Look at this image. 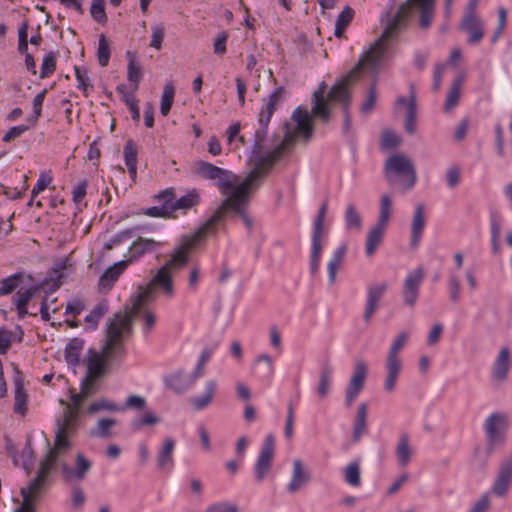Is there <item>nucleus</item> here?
Here are the masks:
<instances>
[{
	"label": "nucleus",
	"instance_id": "nucleus-1",
	"mask_svg": "<svg viewBox=\"0 0 512 512\" xmlns=\"http://www.w3.org/2000/svg\"><path fill=\"white\" fill-rule=\"evenodd\" d=\"M294 144L293 135H285L283 140L265 156L255 160L254 168L246 178L233 188L231 195L225 198L217 208L225 217L229 215L239 216L245 226L252 230L253 221L247 214L250 202V193L259 187L263 179L268 175L272 167L279 161L283 153Z\"/></svg>",
	"mask_w": 512,
	"mask_h": 512
},
{
	"label": "nucleus",
	"instance_id": "nucleus-2",
	"mask_svg": "<svg viewBox=\"0 0 512 512\" xmlns=\"http://www.w3.org/2000/svg\"><path fill=\"white\" fill-rule=\"evenodd\" d=\"M433 6L434 0H406L402 3L395 16L387 24L381 37L364 54V60L359 67L365 62L372 67L379 66L386 51L385 43L407 27L413 8L420 10V26L422 28L429 27L433 18Z\"/></svg>",
	"mask_w": 512,
	"mask_h": 512
},
{
	"label": "nucleus",
	"instance_id": "nucleus-3",
	"mask_svg": "<svg viewBox=\"0 0 512 512\" xmlns=\"http://www.w3.org/2000/svg\"><path fill=\"white\" fill-rule=\"evenodd\" d=\"M86 392H79L72 395L73 404L60 400V404L64 406L62 418L57 419V431L54 446L49 449L45 458L41 461V475L45 474L48 466L65 454L71 448L69 437H71L77 429L80 407L84 400Z\"/></svg>",
	"mask_w": 512,
	"mask_h": 512
},
{
	"label": "nucleus",
	"instance_id": "nucleus-4",
	"mask_svg": "<svg viewBox=\"0 0 512 512\" xmlns=\"http://www.w3.org/2000/svg\"><path fill=\"white\" fill-rule=\"evenodd\" d=\"M363 60L364 55L360 58L356 66L349 73L343 76L342 79L331 88L327 99L324 97V85L320 86L313 93L314 105L312 106L311 109V116L315 118H320L323 122H329V102H338L342 104L345 111H347V108L350 105V88L358 81L364 69L375 70L377 68L369 66L368 63L366 62L359 67Z\"/></svg>",
	"mask_w": 512,
	"mask_h": 512
},
{
	"label": "nucleus",
	"instance_id": "nucleus-5",
	"mask_svg": "<svg viewBox=\"0 0 512 512\" xmlns=\"http://www.w3.org/2000/svg\"><path fill=\"white\" fill-rule=\"evenodd\" d=\"M128 331V319L125 317L118 316L115 322H109L102 353H93L88 359L86 376L89 377V380H97L105 373L106 365L112 359L124 356L123 335Z\"/></svg>",
	"mask_w": 512,
	"mask_h": 512
},
{
	"label": "nucleus",
	"instance_id": "nucleus-6",
	"mask_svg": "<svg viewBox=\"0 0 512 512\" xmlns=\"http://www.w3.org/2000/svg\"><path fill=\"white\" fill-rule=\"evenodd\" d=\"M226 217L216 209L213 215L192 235L184 236L171 258L161 267L171 275L174 271L184 268L189 261V254L201 245L207 236L217 232L218 225Z\"/></svg>",
	"mask_w": 512,
	"mask_h": 512
},
{
	"label": "nucleus",
	"instance_id": "nucleus-7",
	"mask_svg": "<svg viewBox=\"0 0 512 512\" xmlns=\"http://www.w3.org/2000/svg\"><path fill=\"white\" fill-rule=\"evenodd\" d=\"M384 176L389 184H399L405 191L411 189L417 181L414 163L403 153H396L387 158Z\"/></svg>",
	"mask_w": 512,
	"mask_h": 512
},
{
	"label": "nucleus",
	"instance_id": "nucleus-8",
	"mask_svg": "<svg viewBox=\"0 0 512 512\" xmlns=\"http://www.w3.org/2000/svg\"><path fill=\"white\" fill-rule=\"evenodd\" d=\"M157 292L165 298L174 296L173 276L160 268L146 286H139L137 295L134 296V310L141 304H148L156 299Z\"/></svg>",
	"mask_w": 512,
	"mask_h": 512
},
{
	"label": "nucleus",
	"instance_id": "nucleus-9",
	"mask_svg": "<svg viewBox=\"0 0 512 512\" xmlns=\"http://www.w3.org/2000/svg\"><path fill=\"white\" fill-rule=\"evenodd\" d=\"M409 334L407 332L399 333L393 340L385 359L386 378L384 389L391 393L394 391L397 379L402 369V359L400 351L405 346Z\"/></svg>",
	"mask_w": 512,
	"mask_h": 512
},
{
	"label": "nucleus",
	"instance_id": "nucleus-10",
	"mask_svg": "<svg viewBox=\"0 0 512 512\" xmlns=\"http://www.w3.org/2000/svg\"><path fill=\"white\" fill-rule=\"evenodd\" d=\"M285 89L284 87L276 88L266 100L265 106L261 109L259 113V124L261 126L255 133V143L253 148V154H259L262 149V143L264 142L267 135V127L270 122V119L276 110V106L280 103L284 97Z\"/></svg>",
	"mask_w": 512,
	"mask_h": 512
},
{
	"label": "nucleus",
	"instance_id": "nucleus-11",
	"mask_svg": "<svg viewBox=\"0 0 512 512\" xmlns=\"http://www.w3.org/2000/svg\"><path fill=\"white\" fill-rule=\"evenodd\" d=\"M195 172L205 179L217 181L221 193L225 195L226 198L231 195L232 191L230 190L237 180V177L230 171L205 161L195 163Z\"/></svg>",
	"mask_w": 512,
	"mask_h": 512
},
{
	"label": "nucleus",
	"instance_id": "nucleus-12",
	"mask_svg": "<svg viewBox=\"0 0 512 512\" xmlns=\"http://www.w3.org/2000/svg\"><path fill=\"white\" fill-rule=\"evenodd\" d=\"M367 373L366 363L363 360H358L355 363L352 376L345 390V405L347 407H351L354 404L356 398L363 390Z\"/></svg>",
	"mask_w": 512,
	"mask_h": 512
},
{
	"label": "nucleus",
	"instance_id": "nucleus-13",
	"mask_svg": "<svg viewBox=\"0 0 512 512\" xmlns=\"http://www.w3.org/2000/svg\"><path fill=\"white\" fill-rule=\"evenodd\" d=\"M131 302L132 306L130 309H126L123 312L120 311L116 313L113 319L110 320V322H115L118 316L120 318L125 317L128 319L129 331L127 332V334L123 335V341L130 336L132 331V322L134 320L141 319L148 330H151L156 322L155 314L152 311L145 308L146 304H141L137 310H134V296L131 298Z\"/></svg>",
	"mask_w": 512,
	"mask_h": 512
},
{
	"label": "nucleus",
	"instance_id": "nucleus-14",
	"mask_svg": "<svg viewBox=\"0 0 512 512\" xmlns=\"http://www.w3.org/2000/svg\"><path fill=\"white\" fill-rule=\"evenodd\" d=\"M56 462H52L51 465L48 466V469L45 474L41 475V464L39 465V469L37 472L36 478L32 481V483L27 488L21 489V496L23 497V503L16 512H34L33 507V497H35L43 488L44 484L47 481V478L53 469Z\"/></svg>",
	"mask_w": 512,
	"mask_h": 512
},
{
	"label": "nucleus",
	"instance_id": "nucleus-15",
	"mask_svg": "<svg viewBox=\"0 0 512 512\" xmlns=\"http://www.w3.org/2000/svg\"><path fill=\"white\" fill-rule=\"evenodd\" d=\"M275 454V438L268 434L263 442L259 457L255 464V477L258 482L262 481L271 469Z\"/></svg>",
	"mask_w": 512,
	"mask_h": 512
},
{
	"label": "nucleus",
	"instance_id": "nucleus-16",
	"mask_svg": "<svg viewBox=\"0 0 512 512\" xmlns=\"http://www.w3.org/2000/svg\"><path fill=\"white\" fill-rule=\"evenodd\" d=\"M506 428L507 420L504 415L493 413L485 420L484 429L490 447L504 441Z\"/></svg>",
	"mask_w": 512,
	"mask_h": 512
},
{
	"label": "nucleus",
	"instance_id": "nucleus-17",
	"mask_svg": "<svg viewBox=\"0 0 512 512\" xmlns=\"http://www.w3.org/2000/svg\"><path fill=\"white\" fill-rule=\"evenodd\" d=\"M512 485V456L505 459L499 468L492 484L491 493L497 497H505Z\"/></svg>",
	"mask_w": 512,
	"mask_h": 512
},
{
	"label": "nucleus",
	"instance_id": "nucleus-18",
	"mask_svg": "<svg viewBox=\"0 0 512 512\" xmlns=\"http://www.w3.org/2000/svg\"><path fill=\"white\" fill-rule=\"evenodd\" d=\"M291 119L295 122V128L292 131H287L286 135H293L294 141L297 137L309 140L313 133V125L311 115L307 109L298 107L292 114Z\"/></svg>",
	"mask_w": 512,
	"mask_h": 512
},
{
	"label": "nucleus",
	"instance_id": "nucleus-19",
	"mask_svg": "<svg viewBox=\"0 0 512 512\" xmlns=\"http://www.w3.org/2000/svg\"><path fill=\"white\" fill-rule=\"evenodd\" d=\"M76 467L72 468L66 463L61 465L63 477L66 481H82L92 468V463L82 453H77Z\"/></svg>",
	"mask_w": 512,
	"mask_h": 512
},
{
	"label": "nucleus",
	"instance_id": "nucleus-20",
	"mask_svg": "<svg viewBox=\"0 0 512 512\" xmlns=\"http://www.w3.org/2000/svg\"><path fill=\"white\" fill-rule=\"evenodd\" d=\"M424 278V269L418 267L416 270L410 272L404 281L403 297L405 304L413 306L418 297L419 287Z\"/></svg>",
	"mask_w": 512,
	"mask_h": 512
},
{
	"label": "nucleus",
	"instance_id": "nucleus-21",
	"mask_svg": "<svg viewBox=\"0 0 512 512\" xmlns=\"http://www.w3.org/2000/svg\"><path fill=\"white\" fill-rule=\"evenodd\" d=\"M387 289L388 284L386 282L374 283L368 287L365 311L363 315L365 322H370L374 313L379 307L381 297L384 295Z\"/></svg>",
	"mask_w": 512,
	"mask_h": 512
},
{
	"label": "nucleus",
	"instance_id": "nucleus-22",
	"mask_svg": "<svg viewBox=\"0 0 512 512\" xmlns=\"http://www.w3.org/2000/svg\"><path fill=\"white\" fill-rule=\"evenodd\" d=\"M459 27L461 30L469 33L467 41L470 44H478L484 36L482 21L476 14L465 13Z\"/></svg>",
	"mask_w": 512,
	"mask_h": 512
},
{
	"label": "nucleus",
	"instance_id": "nucleus-23",
	"mask_svg": "<svg viewBox=\"0 0 512 512\" xmlns=\"http://www.w3.org/2000/svg\"><path fill=\"white\" fill-rule=\"evenodd\" d=\"M217 391L218 383L215 380H208L205 383L204 392L201 395L190 397L188 401L194 410H204L213 403Z\"/></svg>",
	"mask_w": 512,
	"mask_h": 512
},
{
	"label": "nucleus",
	"instance_id": "nucleus-24",
	"mask_svg": "<svg viewBox=\"0 0 512 512\" xmlns=\"http://www.w3.org/2000/svg\"><path fill=\"white\" fill-rule=\"evenodd\" d=\"M162 245V241L156 240L154 238H145L139 236L129 247V259L127 261L131 262L136 260L143 256L145 253L152 252Z\"/></svg>",
	"mask_w": 512,
	"mask_h": 512
},
{
	"label": "nucleus",
	"instance_id": "nucleus-25",
	"mask_svg": "<svg viewBox=\"0 0 512 512\" xmlns=\"http://www.w3.org/2000/svg\"><path fill=\"white\" fill-rule=\"evenodd\" d=\"M175 441L171 437L163 440L156 456L157 468L160 471H171L174 465L173 452Z\"/></svg>",
	"mask_w": 512,
	"mask_h": 512
},
{
	"label": "nucleus",
	"instance_id": "nucleus-26",
	"mask_svg": "<svg viewBox=\"0 0 512 512\" xmlns=\"http://www.w3.org/2000/svg\"><path fill=\"white\" fill-rule=\"evenodd\" d=\"M159 198H167L169 205L173 208V213L178 209H190L199 202V195L195 191H191L174 201L172 191H164L159 195Z\"/></svg>",
	"mask_w": 512,
	"mask_h": 512
},
{
	"label": "nucleus",
	"instance_id": "nucleus-27",
	"mask_svg": "<svg viewBox=\"0 0 512 512\" xmlns=\"http://www.w3.org/2000/svg\"><path fill=\"white\" fill-rule=\"evenodd\" d=\"M197 377L198 376L195 373L185 374L181 371H178L171 374L167 378L166 383L168 387L175 392L184 393L194 384Z\"/></svg>",
	"mask_w": 512,
	"mask_h": 512
},
{
	"label": "nucleus",
	"instance_id": "nucleus-28",
	"mask_svg": "<svg viewBox=\"0 0 512 512\" xmlns=\"http://www.w3.org/2000/svg\"><path fill=\"white\" fill-rule=\"evenodd\" d=\"M310 481L309 472L303 467L301 460L295 459L293 461V472L290 483L287 489L290 493H295L300 490L306 483Z\"/></svg>",
	"mask_w": 512,
	"mask_h": 512
},
{
	"label": "nucleus",
	"instance_id": "nucleus-29",
	"mask_svg": "<svg viewBox=\"0 0 512 512\" xmlns=\"http://www.w3.org/2000/svg\"><path fill=\"white\" fill-rule=\"evenodd\" d=\"M425 223L424 205L419 203L415 207L411 226V246L413 248H416L420 242Z\"/></svg>",
	"mask_w": 512,
	"mask_h": 512
},
{
	"label": "nucleus",
	"instance_id": "nucleus-30",
	"mask_svg": "<svg viewBox=\"0 0 512 512\" xmlns=\"http://www.w3.org/2000/svg\"><path fill=\"white\" fill-rule=\"evenodd\" d=\"M385 231L386 227L377 224L369 229L365 243V253L368 257H372L382 244Z\"/></svg>",
	"mask_w": 512,
	"mask_h": 512
},
{
	"label": "nucleus",
	"instance_id": "nucleus-31",
	"mask_svg": "<svg viewBox=\"0 0 512 512\" xmlns=\"http://www.w3.org/2000/svg\"><path fill=\"white\" fill-rule=\"evenodd\" d=\"M397 461L401 467H406L411 461L413 448L410 445V436L402 433L395 449Z\"/></svg>",
	"mask_w": 512,
	"mask_h": 512
},
{
	"label": "nucleus",
	"instance_id": "nucleus-32",
	"mask_svg": "<svg viewBox=\"0 0 512 512\" xmlns=\"http://www.w3.org/2000/svg\"><path fill=\"white\" fill-rule=\"evenodd\" d=\"M367 413L368 404L366 402L360 403L354 418L353 440L355 442L359 441L367 432Z\"/></svg>",
	"mask_w": 512,
	"mask_h": 512
},
{
	"label": "nucleus",
	"instance_id": "nucleus-33",
	"mask_svg": "<svg viewBox=\"0 0 512 512\" xmlns=\"http://www.w3.org/2000/svg\"><path fill=\"white\" fill-rule=\"evenodd\" d=\"M510 351L507 347L501 348L499 355L497 356L493 364V378L497 381H503L508 372L509 367Z\"/></svg>",
	"mask_w": 512,
	"mask_h": 512
},
{
	"label": "nucleus",
	"instance_id": "nucleus-34",
	"mask_svg": "<svg viewBox=\"0 0 512 512\" xmlns=\"http://www.w3.org/2000/svg\"><path fill=\"white\" fill-rule=\"evenodd\" d=\"M463 81L464 76H459L451 84L444 105L445 112H450L458 105Z\"/></svg>",
	"mask_w": 512,
	"mask_h": 512
},
{
	"label": "nucleus",
	"instance_id": "nucleus-35",
	"mask_svg": "<svg viewBox=\"0 0 512 512\" xmlns=\"http://www.w3.org/2000/svg\"><path fill=\"white\" fill-rule=\"evenodd\" d=\"M393 199L390 194H382L379 204V216L377 225L387 227L392 214Z\"/></svg>",
	"mask_w": 512,
	"mask_h": 512
},
{
	"label": "nucleus",
	"instance_id": "nucleus-36",
	"mask_svg": "<svg viewBox=\"0 0 512 512\" xmlns=\"http://www.w3.org/2000/svg\"><path fill=\"white\" fill-rule=\"evenodd\" d=\"M83 340L74 338L70 340L65 349V359L68 364L76 366L79 364L80 355L83 350Z\"/></svg>",
	"mask_w": 512,
	"mask_h": 512
},
{
	"label": "nucleus",
	"instance_id": "nucleus-37",
	"mask_svg": "<svg viewBox=\"0 0 512 512\" xmlns=\"http://www.w3.org/2000/svg\"><path fill=\"white\" fill-rule=\"evenodd\" d=\"M127 56L129 58L127 78L133 86V91H136L143 76L142 67L137 63L135 56L130 52H127Z\"/></svg>",
	"mask_w": 512,
	"mask_h": 512
},
{
	"label": "nucleus",
	"instance_id": "nucleus-38",
	"mask_svg": "<svg viewBox=\"0 0 512 512\" xmlns=\"http://www.w3.org/2000/svg\"><path fill=\"white\" fill-rule=\"evenodd\" d=\"M128 261H120L114 266L108 268L100 277V285L110 287L120 276L127 266Z\"/></svg>",
	"mask_w": 512,
	"mask_h": 512
},
{
	"label": "nucleus",
	"instance_id": "nucleus-39",
	"mask_svg": "<svg viewBox=\"0 0 512 512\" xmlns=\"http://www.w3.org/2000/svg\"><path fill=\"white\" fill-rule=\"evenodd\" d=\"M137 148L132 140H128L124 147L125 164L132 177L137 174Z\"/></svg>",
	"mask_w": 512,
	"mask_h": 512
},
{
	"label": "nucleus",
	"instance_id": "nucleus-40",
	"mask_svg": "<svg viewBox=\"0 0 512 512\" xmlns=\"http://www.w3.org/2000/svg\"><path fill=\"white\" fill-rule=\"evenodd\" d=\"M415 121H416V97L414 91V85H410V97L406 112L405 128L409 134L415 132Z\"/></svg>",
	"mask_w": 512,
	"mask_h": 512
},
{
	"label": "nucleus",
	"instance_id": "nucleus-41",
	"mask_svg": "<svg viewBox=\"0 0 512 512\" xmlns=\"http://www.w3.org/2000/svg\"><path fill=\"white\" fill-rule=\"evenodd\" d=\"M345 482L352 486L358 487L361 484V469L358 461L350 462L343 471Z\"/></svg>",
	"mask_w": 512,
	"mask_h": 512
},
{
	"label": "nucleus",
	"instance_id": "nucleus-42",
	"mask_svg": "<svg viewBox=\"0 0 512 512\" xmlns=\"http://www.w3.org/2000/svg\"><path fill=\"white\" fill-rule=\"evenodd\" d=\"M354 17V10L347 6L345 7L342 12L338 15L336 24H335V36L337 38H342L343 34L348 27V25L351 23Z\"/></svg>",
	"mask_w": 512,
	"mask_h": 512
},
{
	"label": "nucleus",
	"instance_id": "nucleus-43",
	"mask_svg": "<svg viewBox=\"0 0 512 512\" xmlns=\"http://www.w3.org/2000/svg\"><path fill=\"white\" fill-rule=\"evenodd\" d=\"M332 379V369L327 364L322 367L320 376H319V382L317 385V394L321 399H324L327 397L330 391V384Z\"/></svg>",
	"mask_w": 512,
	"mask_h": 512
},
{
	"label": "nucleus",
	"instance_id": "nucleus-44",
	"mask_svg": "<svg viewBox=\"0 0 512 512\" xmlns=\"http://www.w3.org/2000/svg\"><path fill=\"white\" fill-rule=\"evenodd\" d=\"M34 292L35 290L33 288H29L25 290H19L16 293L14 301L20 318H23L28 314L26 306L31 300Z\"/></svg>",
	"mask_w": 512,
	"mask_h": 512
},
{
	"label": "nucleus",
	"instance_id": "nucleus-45",
	"mask_svg": "<svg viewBox=\"0 0 512 512\" xmlns=\"http://www.w3.org/2000/svg\"><path fill=\"white\" fill-rule=\"evenodd\" d=\"M345 253H346L345 247L338 248L334 252L332 259L328 263V278H329V282L331 285H333L336 281L337 271L344 259Z\"/></svg>",
	"mask_w": 512,
	"mask_h": 512
},
{
	"label": "nucleus",
	"instance_id": "nucleus-46",
	"mask_svg": "<svg viewBox=\"0 0 512 512\" xmlns=\"http://www.w3.org/2000/svg\"><path fill=\"white\" fill-rule=\"evenodd\" d=\"M116 425V420L111 418L100 419L96 427L91 430L90 435L93 437L107 438L111 435V429Z\"/></svg>",
	"mask_w": 512,
	"mask_h": 512
},
{
	"label": "nucleus",
	"instance_id": "nucleus-47",
	"mask_svg": "<svg viewBox=\"0 0 512 512\" xmlns=\"http://www.w3.org/2000/svg\"><path fill=\"white\" fill-rule=\"evenodd\" d=\"M175 88L172 84H166L163 88L161 96L160 112L163 116H167L174 102Z\"/></svg>",
	"mask_w": 512,
	"mask_h": 512
},
{
	"label": "nucleus",
	"instance_id": "nucleus-48",
	"mask_svg": "<svg viewBox=\"0 0 512 512\" xmlns=\"http://www.w3.org/2000/svg\"><path fill=\"white\" fill-rule=\"evenodd\" d=\"M111 56L110 45L104 34L99 36L97 58L101 67H106Z\"/></svg>",
	"mask_w": 512,
	"mask_h": 512
},
{
	"label": "nucleus",
	"instance_id": "nucleus-49",
	"mask_svg": "<svg viewBox=\"0 0 512 512\" xmlns=\"http://www.w3.org/2000/svg\"><path fill=\"white\" fill-rule=\"evenodd\" d=\"M161 422V418L153 411H146L138 419L132 422V427L135 430L142 429L147 426H154Z\"/></svg>",
	"mask_w": 512,
	"mask_h": 512
},
{
	"label": "nucleus",
	"instance_id": "nucleus-50",
	"mask_svg": "<svg viewBox=\"0 0 512 512\" xmlns=\"http://www.w3.org/2000/svg\"><path fill=\"white\" fill-rule=\"evenodd\" d=\"M164 203L161 207H150L144 211V215L150 217H162V218H171L173 215V208L169 205L167 198H163Z\"/></svg>",
	"mask_w": 512,
	"mask_h": 512
},
{
	"label": "nucleus",
	"instance_id": "nucleus-51",
	"mask_svg": "<svg viewBox=\"0 0 512 512\" xmlns=\"http://www.w3.org/2000/svg\"><path fill=\"white\" fill-rule=\"evenodd\" d=\"M90 14L95 21L100 24H105L107 22L105 0H92Z\"/></svg>",
	"mask_w": 512,
	"mask_h": 512
},
{
	"label": "nucleus",
	"instance_id": "nucleus-52",
	"mask_svg": "<svg viewBox=\"0 0 512 512\" xmlns=\"http://www.w3.org/2000/svg\"><path fill=\"white\" fill-rule=\"evenodd\" d=\"M345 220L350 228H361V218L354 204H348L345 211Z\"/></svg>",
	"mask_w": 512,
	"mask_h": 512
},
{
	"label": "nucleus",
	"instance_id": "nucleus-53",
	"mask_svg": "<svg viewBox=\"0 0 512 512\" xmlns=\"http://www.w3.org/2000/svg\"><path fill=\"white\" fill-rule=\"evenodd\" d=\"M75 76L78 81V88L83 91L85 96H88V89L92 87L88 72L77 66L74 67Z\"/></svg>",
	"mask_w": 512,
	"mask_h": 512
},
{
	"label": "nucleus",
	"instance_id": "nucleus-54",
	"mask_svg": "<svg viewBox=\"0 0 512 512\" xmlns=\"http://www.w3.org/2000/svg\"><path fill=\"white\" fill-rule=\"evenodd\" d=\"M151 31L150 47L160 50L165 36V28L162 24H157L151 27Z\"/></svg>",
	"mask_w": 512,
	"mask_h": 512
},
{
	"label": "nucleus",
	"instance_id": "nucleus-55",
	"mask_svg": "<svg viewBox=\"0 0 512 512\" xmlns=\"http://www.w3.org/2000/svg\"><path fill=\"white\" fill-rule=\"evenodd\" d=\"M399 136L390 130H385L381 136V146L383 149H393L400 144Z\"/></svg>",
	"mask_w": 512,
	"mask_h": 512
},
{
	"label": "nucleus",
	"instance_id": "nucleus-56",
	"mask_svg": "<svg viewBox=\"0 0 512 512\" xmlns=\"http://www.w3.org/2000/svg\"><path fill=\"white\" fill-rule=\"evenodd\" d=\"M46 94H47V89H43L33 99V116L31 118V120L33 121V124H36L38 119L41 117L42 106H43Z\"/></svg>",
	"mask_w": 512,
	"mask_h": 512
},
{
	"label": "nucleus",
	"instance_id": "nucleus-57",
	"mask_svg": "<svg viewBox=\"0 0 512 512\" xmlns=\"http://www.w3.org/2000/svg\"><path fill=\"white\" fill-rule=\"evenodd\" d=\"M447 185L450 189L457 187L461 180V169L458 166H451L445 172Z\"/></svg>",
	"mask_w": 512,
	"mask_h": 512
},
{
	"label": "nucleus",
	"instance_id": "nucleus-58",
	"mask_svg": "<svg viewBox=\"0 0 512 512\" xmlns=\"http://www.w3.org/2000/svg\"><path fill=\"white\" fill-rule=\"evenodd\" d=\"M26 402H27V395L24 392L23 388L20 385H18L16 392H15V403H14L15 412L24 415L27 410Z\"/></svg>",
	"mask_w": 512,
	"mask_h": 512
},
{
	"label": "nucleus",
	"instance_id": "nucleus-59",
	"mask_svg": "<svg viewBox=\"0 0 512 512\" xmlns=\"http://www.w3.org/2000/svg\"><path fill=\"white\" fill-rule=\"evenodd\" d=\"M56 69V58L53 53L48 54L42 63L41 66V78L49 77L51 74L54 73Z\"/></svg>",
	"mask_w": 512,
	"mask_h": 512
},
{
	"label": "nucleus",
	"instance_id": "nucleus-60",
	"mask_svg": "<svg viewBox=\"0 0 512 512\" xmlns=\"http://www.w3.org/2000/svg\"><path fill=\"white\" fill-rule=\"evenodd\" d=\"M106 313V307L103 304L96 305L93 310L86 316L85 321L93 328L97 326L99 320Z\"/></svg>",
	"mask_w": 512,
	"mask_h": 512
},
{
	"label": "nucleus",
	"instance_id": "nucleus-61",
	"mask_svg": "<svg viewBox=\"0 0 512 512\" xmlns=\"http://www.w3.org/2000/svg\"><path fill=\"white\" fill-rule=\"evenodd\" d=\"M19 280H20V277L17 275H13V276L5 278L1 282L0 296L10 294L18 286Z\"/></svg>",
	"mask_w": 512,
	"mask_h": 512
},
{
	"label": "nucleus",
	"instance_id": "nucleus-62",
	"mask_svg": "<svg viewBox=\"0 0 512 512\" xmlns=\"http://www.w3.org/2000/svg\"><path fill=\"white\" fill-rule=\"evenodd\" d=\"M205 512H239V509L231 502H217L208 506Z\"/></svg>",
	"mask_w": 512,
	"mask_h": 512
},
{
	"label": "nucleus",
	"instance_id": "nucleus-63",
	"mask_svg": "<svg viewBox=\"0 0 512 512\" xmlns=\"http://www.w3.org/2000/svg\"><path fill=\"white\" fill-rule=\"evenodd\" d=\"M376 100H377L376 85L372 84L368 91L367 98L361 106V111L365 114L372 111V109L375 107Z\"/></svg>",
	"mask_w": 512,
	"mask_h": 512
},
{
	"label": "nucleus",
	"instance_id": "nucleus-64",
	"mask_svg": "<svg viewBox=\"0 0 512 512\" xmlns=\"http://www.w3.org/2000/svg\"><path fill=\"white\" fill-rule=\"evenodd\" d=\"M491 501L489 493H484L472 506L469 512H487L490 508Z\"/></svg>",
	"mask_w": 512,
	"mask_h": 512
}]
</instances>
